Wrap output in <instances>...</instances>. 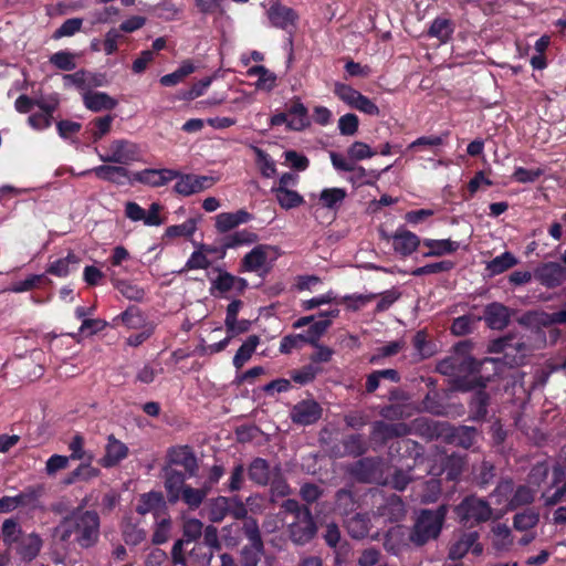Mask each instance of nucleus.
Returning a JSON list of instances; mask_svg holds the SVG:
<instances>
[{"label": "nucleus", "mask_w": 566, "mask_h": 566, "mask_svg": "<svg viewBox=\"0 0 566 566\" xmlns=\"http://www.w3.org/2000/svg\"><path fill=\"white\" fill-rule=\"evenodd\" d=\"M492 512L486 501L474 495L467 496L455 507V513L460 522L471 525L489 521L492 516Z\"/></svg>", "instance_id": "obj_5"}, {"label": "nucleus", "mask_w": 566, "mask_h": 566, "mask_svg": "<svg viewBox=\"0 0 566 566\" xmlns=\"http://www.w3.org/2000/svg\"><path fill=\"white\" fill-rule=\"evenodd\" d=\"M344 453L359 457L367 451V443L360 434H352L343 440Z\"/></svg>", "instance_id": "obj_48"}, {"label": "nucleus", "mask_w": 566, "mask_h": 566, "mask_svg": "<svg viewBox=\"0 0 566 566\" xmlns=\"http://www.w3.org/2000/svg\"><path fill=\"white\" fill-rule=\"evenodd\" d=\"M346 190L343 188H326L319 195V202L324 208H338L346 198Z\"/></svg>", "instance_id": "obj_37"}, {"label": "nucleus", "mask_w": 566, "mask_h": 566, "mask_svg": "<svg viewBox=\"0 0 566 566\" xmlns=\"http://www.w3.org/2000/svg\"><path fill=\"white\" fill-rule=\"evenodd\" d=\"M195 70L193 63L190 60H186L176 71L161 76L159 82L166 87L175 86L182 82L188 75L192 74Z\"/></svg>", "instance_id": "obj_31"}, {"label": "nucleus", "mask_w": 566, "mask_h": 566, "mask_svg": "<svg viewBox=\"0 0 566 566\" xmlns=\"http://www.w3.org/2000/svg\"><path fill=\"white\" fill-rule=\"evenodd\" d=\"M339 315L338 308H332L326 312H321L319 317L321 319L314 322L311 324L310 327V339L313 340V338L321 336L331 325V318H335Z\"/></svg>", "instance_id": "obj_40"}, {"label": "nucleus", "mask_w": 566, "mask_h": 566, "mask_svg": "<svg viewBox=\"0 0 566 566\" xmlns=\"http://www.w3.org/2000/svg\"><path fill=\"white\" fill-rule=\"evenodd\" d=\"M322 416V407L312 399L297 402L291 410L290 417L294 423L308 426L316 422Z\"/></svg>", "instance_id": "obj_11"}, {"label": "nucleus", "mask_w": 566, "mask_h": 566, "mask_svg": "<svg viewBox=\"0 0 566 566\" xmlns=\"http://www.w3.org/2000/svg\"><path fill=\"white\" fill-rule=\"evenodd\" d=\"M212 252V249L202 244L199 250L191 253L186 262L185 270H205L210 266V261L206 253Z\"/></svg>", "instance_id": "obj_42"}, {"label": "nucleus", "mask_w": 566, "mask_h": 566, "mask_svg": "<svg viewBox=\"0 0 566 566\" xmlns=\"http://www.w3.org/2000/svg\"><path fill=\"white\" fill-rule=\"evenodd\" d=\"M90 72L85 70H78L74 73L64 74L63 83L64 87L75 86L77 90L84 91L91 87V82H88Z\"/></svg>", "instance_id": "obj_51"}, {"label": "nucleus", "mask_w": 566, "mask_h": 566, "mask_svg": "<svg viewBox=\"0 0 566 566\" xmlns=\"http://www.w3.org/2000/svg\"><path fill=\"white\" fill-rule=\"evenodd\" d=\"M249 479L258 485L265 486L271 480V470L266 460L255 458L248 468Z\"/></svg>", "instance_id": "obj_24"}, {"label": "nucleus", "mask_w": 566, "mask_h": 566, "mask_svg": "<svg viewBox=\"0 0 566 566\" xmlns=\"http://www.w3.org/2000/svg\"><path fill=\"white\" fill-rule=\"evenodd\" d=\"M476 531L461 532L449 546L448 557L451 560L462 559L469 552L479 556L483 553V545L479 542Z\"/></svg>", "instance_id": "obj_6"}, {"label": "nucleus", "mask_w": 566, "mask_h": 566, "mask_svg": "<svg viewBox=\"0 0 566 566\" xmlns=\"http://www.w3.org/2000/svg\"><path fill=\"white\" fill-rule=\"evenodd\" d=\"M53 535L62 542L73 539L80 547L90 548L99 537V516L94 511L75 510L54 527Z\"/></svg>", "instance_id": "obj_2"}, {"label": "nucleus", "mask_w": 566, "mask_h": 566, "mask_svg": "<svg viewBox=\"0 0 566 566\" xmlns=\"http://www.w3.org/2000/svg\"><path fill=\"white\" fill-rule=\"evenodd\" d=\"M504 364L499 358H484L476 360L471 356H451L441 360L437 370L446 376H457L467 373V377H458L453 388L460 391H470L475 387H485L492 377L501 374Z\"/></svg>", "instance_id": "obj_1"}, {"label": "nucleus", "mask_w": 566, "mask_h": 566, "mask_svg": "<svg viewBox=\"0 0 566 566\" xmlns=\"http://www.w3.org/2000/svg\"><path fill=\"white\" fill-rule=\"evenodd\" d=\"M260 343V338L256 335H251L247 338V340L240 346L237 354L233 357V365L237 369H240L244 366V364L251 358L255 348Z\"/></svg>", "instance_id": "obj_33"}, {"label": "nucleus", "mask_w": 566, "mask_h": 566, "mask_svg": "<svg viewBox=\"0 0 566 566\" xmlns=\"http://www.w3.org/2000/svg\"><path fill=\"white\" fill-rule=\"evenodd\" d=\"M69 450L71 452L69 459L83 462H93L95 459L94 452L85 449V439L80 433H76L72 437L69 442Z\"/></svg>", "instance_id": "obj_29"}, {"label": "nucleus", "mask_w": 566, "mask_h": 566, "mask_svg": "<svg viewBox=\"0 0 566 566\" xmlns=\"http://www.w3.org/2000/svg\"><path fill=\"white\" fill-rule=\"evenodd\" d=\"M381 238L386 241L391 240L395 252L402 256L415 252L421 242L417 234L406 229H398L392 235L382 231Z\"/></svg>", "instance_id": "obj_9"}, {"label": "nucleus", "mask_w": 566, "mask_h": 566, "mask_svg": "<svg viewBox=\"0 0 566 566\" xmlns=\"http://www.w3.org/2000/svg\"><path fill=\"white\" fill-rule=\"evenodd\" d=\"M128 453V447L120 440L116 439L114 434H109L105 446V453L98 460V463L105 469L114 468L126 459Z\"/></svg>", "instance_id": "obj_14"}, {"label": "nucleus", "mask_w": 566, "mask_h": 566, "mask_svg": "<svg viewBox=\"0 0 566 566\" xmlns=\"http://www.w3.org/2000/svg\"><path fill=\"white\" fill-rule=\"evenodd\" d=\"M314 343V340L310 339V337L296 334V335H287L282 338L280 344V352L283 354L291 353L294 348H300L303 344Z\"/></svg>", "instance_id": "obj_61"}, {"label": "nucleus", "mask_w": 566, "mask_h": 566, "mask_svg": "<svg viewBox=\"0 0 566 566\" xmlns=\"http://www.w3.org/2000/svg\"><path fill=\"white\" fill-rule=\"evenodd\" d=\"M75 57V53L62 50L50 56V63L61 71L71 72L76 67Z\"/></svg>", "instance_id": "obj_43"}, {"label": "nucleus", "mask_w": 566, "mask_h": 566, "mask_svg": "<svg viewBox=\"0 0 566 566\" xmlns=\"http://www.w3.org/2000/svg\"><path fill=\"white\" fill-rule=\"evenodd\" d=\"M346 528L353 538H364L370 531V520L365 514H356L346 521Z\"/></svg>", "instance_id": "obj_30"}, {"label": "nucleus", "mask_w": 566, "mask_h": 566, "mask_svg": "<svg viewBox=\"0 0 566 566\" xmlns=\"http://www.w3.org/2000/svg\"><path fill=\"white\" fill-rule=\"evenodd\" d=\"M258 240V235L254 232L249 230L237 231L231 234L227 242L224 243L226 248L233 249L239 245L251 244Z\"/></svg>", "instance_id": "obj_59"}, {"label": "nucleus", "mask_w": 566, "mask_h": 566, "mask_svg": "<svg viewBox=\"0 0 566 566\" xmlns=\"http://www.w3.org/2000/svg\"><path fill=\"white\" fill-rule=\"evenodd\" d=\"M478 430L468 426L457 428L452 434L453 441L465 449L474 444Z\"/></svg>", "instance_id": "obj_47"}, {"label": "nucleus", "mask_w": 566, "mask_h": 566, "mask_svg": "<svg viewBox=\"0 0 566 566\" xmlns=\"http://www.w3.org/2000/svg\"><path fill=\"white\" fill-rule=\"evenodd\" d=\"M409 433V427L403 422L386 423L376 421L373 424L371 439L381 444L396 437H405Z\"/></svg>", "instance_id": "obj_16"}, {"label": "nucleus", "mask_w": 566, "mask_h": 566, "mask_svg": "<svg viewBox=\"0 0 566 566\" xmlns=\"http://www.w3.org/2000/svg\"><path fill=\"white\" fill-rule=\"evenodd\" d=\"M83 102L92 112L112 111L117 106V101L105 92H86Z\"/></svg>", "instance_id": "obj_21"}, {"label": "nucleus", "mask_w": 566, "mask_h": 566, "mask_svg": "<svg viewBox=\"0 0 566 566\" xmlns=\"http://www.w3.org/2000/svg\"><path fill=\"white\" fill-rule=\"evenodd\" d=\"M453 266H454L453 262L443 260L440 262H434V263L426 264L423 266H419V268L415 269L411 272V274L413 276H423V275H430V274H436V273H442V272L450 271L451 269H453Z\"/></svg>", "instance_id": "obj_53"}, {"label": "nucleus", "mask_w": 566, "mask_h": 566, "mask_svg": "<svg viewBox=\"0 0 566 566\" xmlns=\"http://www.w3.org/2000/svg\"><path fill=\"white\" fill-rule=\"evenodd\" d=\"M405 345L406 343L402 339L390 342L387 345L378 348L377 353L370 357L369 361L371 364H377L381 358L397 355L405 348Z\"/></svg>", "instance_id": "obj_54"}, {"label": "nucleus", "mask_w": 566, "mask_h": 566, "mask_svg": "<svg viewBox=\"0 0 566 566\" xmlns=\"http://www.w3.org/2000/svg\"><path fill=\"white\" fill-rule=\"evenodd\" d=\"M471 401V407L474 409L475 418H484L488 413L489 395L482 390L483 387H479Z\"/></svg>", "instance_id": "obj_63"}, {"label": "nucleus", "mask_w": 566, "mask_h": 566, "mask_svg": "<svg viewBox=\"0 0 566 566\" xmlns=\"http://www.w3.org/2000/svg\"><path fill=\"white\" fill-rule=\"evenodd\" d=\"M213 557V552H206L203 546L199 543H196L193 547L189 551V558L192 563L198 566H208Z\"/></svg>", "instance_id": "obj_64"}, {"label": "nucleus", "mask_w": 566, "mask_h": 566, "mask_svg": "<svg viewBox=\"0 0 566 566\" xmlns=\"http://www.w3.org/2000/svg\"><path fill=\"white\" fill-rule=\"evenodd\" d=\"M250 76H258V85L272 90L275 86L276 75L263 65H254L249 69Z\"/></svg>", "instance_id": "obj_46"}, {"label": "nucleus", "mask_w": 566, "mask_h": 566, "mask_svg": "<svg viewBox=\"0 0 566 566\" xmlns=\"http://www.w3.org/2000/svg\"><path fill=\"white\" fill-rule=\"evenodd\" d=\"M249 219L250 214L244 210L237 212H223L217 216L216 228L220 232H227L237 226L249 221Z\"/></svg>", "instance_id": "obj_27"}, {"label": "nucleus", "mask_w": 566, "mask_h": 566, "mask_svg": "<svg viewBox=\"0 0 566 566\" xmlns=\"http://www.w3.org/2000/svg\"><path fill=\"white\" fill-rule=\"evenodd\" d=\"M101 160L127 165L138 159V151L133 144H98L95 148Z\"/></svg>", "instance_id": "obj_7"}, {"label": "nucleus", "mask_w": 566, "mask_h": 566, "mask_svg": "<svg viewBox=\"0 0 566 566\" xmlns=\"http://www.w3.org/2000/svg\"><path fill=\"white\" fill-rule=\"evenodd\" d=\"M291 130H302L310 126L311 119L306 106L298 97L293 98L285 107Z\"/></svg>", "instance_id": "obj_18"}, {"label": "nucleus", "mask_w": 566, "mask_h": 566, "mask_svg": "<svg viewBox=\"0 0 566 566\" xmlns=\"http://www.w3.org/2000/svg\"><path fill=\"white\" fill-rule=\"evenodd\" d=\"M453 31L454 24L450 19L438 17L428 29V35L437 38L442 43H447L451 39Z\"/></svg>", "instance_id": "obj_28"}, {"label": "nucleus", "mask_w": 566, "mask_h": 566, "mask_svg": "<svg viewBox=\"0 0 566 566\" xmlns=\"http://www.w3.org/2000/svg\"><path fill=\"white\" fill-rule=\"evenodd\" d=\"M355 500L350 491L342 489L336 493V510L342 515H348L355 510Z\"/></svg>", "instance_id": "obj_55"}, {"label": "nucleus", "mask_w": 566, "mask_h": 566, "mask_svg": "<svg viewBox=\"0 0 566 566\" xmlns=\"http://www.w3.org/2000/svg\"><path fill=\"white\" fill-rule=\"evenodd\" d=\"M446 514L447 509L443 505L434 511H421L409 535L410 541L415 545L421 546L428 541L437 538L441 532Z\"/></svg>", "instance_id": "obj_4"}, {"label": "nucleus", "mask_w": 566, "mask_h": 566, "mask_svg": "<svg viewBox=\"0 0 566 566\" xmlns=\"http://www.w3.org/2000/svg\"><path fill=\"white\" fill-rule=\"evenodd\" d=\"M255 154V161L260 169V172L265 178H272L276 175L275 161L262 149L252 147Z\"/></svg>", "instance_id": "obj_44"}, {"label": "nucleus", "mask_w": 566, "mask_h": 566, "mask_svg": "<svg viewBox=\"0 0 566 566\" xmlns=\"http://www.w3.org/2000/svg\"><path fill=\"white\" fill-rule=\"evenodd\" d=\"M179 171L175 169H144L134 174V180L149 187H163L175 180Z\"/></svg>", "instance_id": "obj_12"}, {"label": "nucleus", "mask_w": 566, "mask_h": 566, "mask_svg": "<svg viewBox=\"0 0 566 566\" xmlns=\"http://www.w3.org/2000/svg\"><path fill=\"white\" fill-rule=\"evenodd\" d=\"M71 263H76V258L74 254L69 253L67 256L51 262L48 268V273L55 276H66L70 272Z\"/></svg>", "instance_id": "obj_60"}, {"label": "nucleus", "mask_w": 566, "mask_h": 566, "mask_svg": "<svg viewBox=\"0 0 566 566\" xmlns=\"http://www.w3.org/2000/svg\"><path fill=\"white\" fill-rule=\"evenodd\" d=\"M281 507L284 512L293 515V521L287 524L291 541L296 545L310 543L318 530L311 510L293 499L285 500Z\"/></svg>", "instance_id": "obj_3"}, {"label": "nucleus", "mask_w": 566, "mask_h": 566, "mask_svg": "<svg viewBox=\"0 0 566 566\" xmlns=\"http://www.w3.org/2000/svg\"><path fill=\"white\" fill-rule=\"evenodd\" d=\"M165 489L168 493L169 501L175 503L180 499L184 491L185 474L172 469L170 465L164 468Z\"/></svg>", "instance_id": "obj_19"}, {"label": "nucleus", "mask_w": 566, "mask_h": 566, "mask_svg": "<svg viewBox=\"0 0 566 566\" xmlns=\"http://www.w3.org/2000/svg\"><path fill=\"white\" fill-rule=\"evenodd\" d=\"M229 497L218 496L213 499L209 505V518L211 522H221L228 516Z\"/></svg>", "instance_id": "obj_49"}, {"label": "nucleus", "mask_w": 566, "mask_h": 566, "mask_svg": "<svg viewBox=\"0 0 566 566\" xmlns=\"http://www.w3.org/2000/svg\"><path fill=\"white\" fill-rule=\"evenodd\" d=\"M168 465H179L189 476H195L198 471V462L195 453L188 446L176 447L168 452Z\"/></svg>", "instance_id": "obj_15"}, {"label": "nucleus", "mask_w": 566, "mask_h": 566, "mask_svg": "<svg viewBox=\"0 0 566 566\" xmlns=\"http://www.w3.org/2000/svg\"><path fill=\"white\" fill-rule=\"evenodd\" d=\"M42 544L43 542L39 534L30 533L21 538L18 553L24 560H32L39 555Z\"/></svg>", "instance_id": "obj_23"}, {"label": "nucleus", "mask_w": 566, "mask_h": 566, "mask_svg": "<svg viewBox=\"0 0 566 566\" xmlns=\"http://www.w3.org/2000/svg\"><path fill=\"white\" fill-rule=\"evenodd\" d=\"M359 119L357 115L347 113L338 119V129L343 136H353L358 130Z\"/></svg>", "instance_id": "obj_62"}, {"label": "nucleus", "mask_w": 566, "mask_h": 566, "mask_svg": "<svg viewBox=\"0 0 566 566\" xmlns=\"http://www.w3.org/2000/svg\"><path fill=\"white\" fill-rule=\"evenodd\" d=\"M165 500L160 492L150 491L143 493L138 497L136 511L140 515L153 513L157 515L163 509H165Z\"/></svg>", "instance_id": "obj_22"}, {"label": "nucleus", "mask_w": 566, "mask_h": 566, "mask_svg": "<svg viewBox=\"0 0 566 566\" xmlns=\"http://www.w3.org/2000/svg\"><path fill=\"white\" fill-rule=\"evenodd\" d=\"M539 521V513L534 509H526L525 511L515 514L513 525L518 531H527L537 525Z\"/></svg>", "instance_id": "obj_39"}, {"label": "nucleus", "mask_w": 566, "mask_h": 566, "mask_svg": "<svg viewBox=\"0 0 566 566\" xmlns=\"http://www.w3.org/2000/svg\"><path fill=\"white\" fill-rule=\"evenodd\" d=\"M405 537L403 527L395 526L390 528L385 536L384 548L392 555H398L405 544Z\"/></svg>", "instance_id": "obj_32"}, {"label": "nucleus", "mask_w": 566, "mask_h": 566, "mask_svg": "<svg viewBox=\"0 0 566 566\" xmlns=\"http://www.w3.org/2000/svg\"><path fill=\"white\" fill-rule=\"evenodd\" d=\"M264 553L263 543H249L241 551V562L243 566H258L261 556Z\"/></svg>", "instance_id": "obj_41"}, {"label": "nucleus", "mask_w": 566, "mask_h": 566, "mask_svg": "<svg viewBox=\"0 0 566 566\" xmlns=\"http://www.w3.org/2000/svg\"><path fill=\"white\" fill-rule=\"evenodd\" d=\"M379 514L388 517L389 521H399L405 514V504L397 495H391L387 499L386 504L379 507Z\"/></svg>", "instance_id": "obj_34"}, {"label": "nucleus", "mask_w": 566, "mask_h": 566, "mask_svg": "<svg viewBox=\"0 0 566 566\" xmlns=\"http://www.w3.org/2000/svg\"><path fill=\"white\" fill-rule=\"evenodd\" d=\"M537 494V489L531 485H520L512 499L510 500V507L512 510L517 509L523 505H527L534 502L535 496Z\"/></svg>", "instance_id": "obj_36"}, {"label": "nucleus", "mask_w": 566, "mask_h": 566, "mask_svg": "<svg viewBox=\"0 0 566 566\" xmlns=\"http://www.w3.org/2000/svg\"><path fill=\"white\" fill-rule=\"evenodd\" d=\"M268 17L273 27L282 30H287L290 25L294 27L298 19L294 9L279 2L270 7Z\"/></svg>", "instance_id": "obj_17"}, {"label": "nucleus", "mask_w": 566, "mask_h": 566, "mask_svg": "<svg viewBox=\"0 0 566 566\" xmlns=\"http://www.w3.org/2000/svg\"><path fill=\"white\" fill-rule=\"evenodd\" d=\"M111 281L119 293L128 300L140 302L145 296L144 289L128 281H122L117 279L118 273L116 270H109Z\"/></svg>", "instance_id": "obj_26"}, {"label": "nucleus", "mask_w": 566, "mask_h": 566, "mask_svg": "<svg viewBox=\"0 0 566 566\" xmlns=\"http://www.w3.org/2000/svg\"><path fill=\"white\" fill-rule=\"evenodd\" d=\"M203 532V524L198 518H186L182 525V538L187 544L198 541Z\"/></svg>", "instance_id": "obj_45"}, {"label": "nucleus", "mask_w": 566, "mask_h": 566, "mask_svg": "<svg viewBox=\"0 0 566 566\" xmlns=\"http://www.w3.org/2000/svg\"><path fill=\"white\" fill-rule=\"evenodd\" d=\"M174 190L176 193L189 197L213 187L218 178L212 176H199L193 174H180L176 178Z\"/></svg>", "instance_id": "obj_8"}, {"label": "nucleus", "mask_w": 566, "mask_h": 566, "mask_svg": "<svg viewBox=\"0 0 566 566\" xmlns=\"http://www.w3.org/2000/svg\"><path fill=\"white\" fill-rule=\"evenodd\" d=\"M274 252L271 245L259 244L244 255L241 261L243 271L260 272L268 268L269 258Z\"/></svg>", "instance_id": "obj_13"}, {"label": "nucleus", "mask_w": 566, "mask_h": 566, "mask_svg": "<svg viewBox=\"0 0 566 566\" xmlns=\"http://www.w3.org/2000/svg\"><path fill=\"white\" fill-rule=\"evenodd\" d=\"M516 263L517 260L512 253L504 252L501 255H497L493 260H491L488 263L486 269L490 271L491 274L497 275L513 268Z\"/></svg>", "instance_id": "obj_38"}, {"label": "nucleus", "mask_w": 566, "mask_h": 566, "mask_svg": "<svg viewBox=\"0 0 566 566\" xmlns=\"http://www.w3.org/2000/svg\"><path fill=\"white\" fill-rule=\"evenodd\" d=\"M484 321L492 329H503L510 321L509 308L500 303L489 304L484 310Z\"/></svg>", "instance_id": "obj_20"}, {"label": "nucleus", "mask_w": 566, "mask_h": 566, "mask_svg": "<svg viewBox=\"0 0 566 566\" xmlns=\"http://www.w3.org/2000/svg\"><path fill=\"white\" fill-rule=\"evenodd\" d=\"M113 322L118 324L119 322L127 328H140L144 327L145 318L142 311L136 306H129L120 315L116 316Z\"/></svg>", "instance_id": "obj_35"}, {"label": "nucleus", "mask_w": 566, "mask_h": 566, "mask_svg": "<svg viewBox=\"0 0 566 566\" xmlns=\"http://www.w3.org/2000/svg\"><path fill=\"white\" fill-rule=\"evenodd\" d=\"M535 279L548 289L560 286L566 280V269L557 262H547L534 272Z\"/></svg>", "instance_id": "obj_10"}, {"label": "nucleus", "mask_w": 566, "mask_h": 566, "mask_svg": "<svg viewBox=\"0 0 566 566\" xmlns=\"http://www.w3.org/2000/svg\"><path fill=\"white\" fill-rule=\"evenodd\" d=\"M422 244L428 248V252L423 254V256H442L446 254H451L459 249V243L455 241H451L449 239L443 240H434V239H424Z\"/></svg>", "instance_id": "obj_25"}, {"label": "nucleus", "mask_w": 566, "mask_h": 566, "mask_svg": "<svg viewBox=\"0 0 566 566\" xmlns=\"http://www.w3.org/2000/svg\"><path fill=\"white\" fill-rule=\"evenodd\" d=\"M207 493L208 489H193L187 485L184 488V491L181 492L180 496L182 497L185 503L189 505V507L197 509L205 500Z\"/></svg>", "instance_id": "obj_56"}, {"label": "nucleus", "mask_w": 566, "mask_h": 566, "mask_svg": "<svg viewBox=\"0 0 566 566\" xmlns=\"http://www.w3.org/2000/svg\"><path fill=\"white\" fill-rule=\"evenodd\" d=\"M83 25L82 18H71L65 20L53 33V39L57 40L65 36H72L81 30Z\"/></svg>", "instance_id": "obj_57"}, {"label": "nucleus", "mask_w": 566, "mask_h": 566, "mask_svg": "<svg viewBox=\"0 0 566 566\" xmlns=\"http://www.w3.org/2000/svg\"><path fill=\"white\" fill-rule=\"evenodd\" d=\"M334 94L344 103L353 107L361 93L353 88L350 85L337 82L334 85Z\"/></svg>", "instance_id": "obj_58"}, {"label": "nucleus", "mask_w": 566, "mask_h": 566, "mask_svg": "<svg viewBox=\"0 0 566 566\" xmlns=\"http://www.w3.org/2000/svg\"><path fill=\"white\" fill-rule=\"evenodd\" d=\"M271 484V500L275 501L276 497H285L291 494V488L287 482L282 478L280 470L276 469L273 479L270 480Z\"/></svg>", "instance_id": "obj_52"}, {"label": "nucleus", "mask_w": 566, "mask_h": 566, "mask_svg": "<svg viewBox=\"0 0 566 566\" xmlns=\"http://www.w3.org/2000/svg\"><path fill=\"white\" fill-rule=\"evenodd\" d=\"M280 206L284 209H291L302 203L303 198L290 189H272Z\"/></svg>", "instance_id": "obj_50"}]
</instances>
